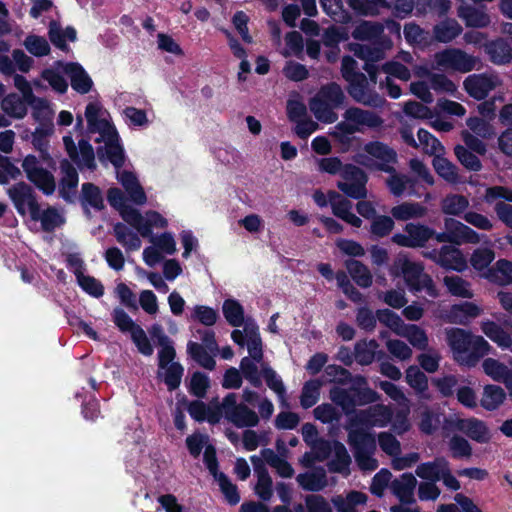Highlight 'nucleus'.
Wrapping results in <instances>:
<instances>
[{
	"instance_id": "1",
	"label": "nucleus",
	"mask_w": 512,
	"mask_h": 512,
	"mask_svg": "<svg viewBox=\"0 0 512 512\" xmlns=\"http://www.w3.org/2000/svg\"><path fill=\"white\" fill-rule=\"evenodd\" d=\"M101 107L96 103H88L85 108L88 131L99 133L95 142L104 141V146L97 147L96 153L101 162L108 160L116 169L121 168L125 162V153L120 144L116 128L106 119L100 118Z\"/></svg>"
},
{
	"instance_id": "2",
	"label": "nucleus",
	"mask_w": 512,
	"mask_h": 512,
	"mask_svg": "<svg viewBox=\"0 0 512 512\" xmlns=\"http://www.w3.org/2000/svg\"><path fill=\"white\" fill-rule=\"evenodd\" d=\"M446 341L453 359L460 366L468 368L475 367L491 350L490 344L482 336L474 335L463 328L447 329Z\"/></svg>"
},
{
	"instance_id": "3",
	"label": "nucleus",
	"mask_w": 512,
	"mask_h": 512,
	"mask_svg": "<svg viewBox=\"0 0 512 512\" xmlns=\"http://www.w3.org/2000/svg\"><path fill=\"white\" fill-rule=\"evenodd\" d=\"M319 168L322 172L331 175L340 174L343 181L337 183V188L347 197L351 199L367 197L368 175L362 168L350 163L343 164L338 157L320 159Z\"/></svg>"
},
{
	"instance_id": "4",
	"label": "nucleus",
	"mask_w": 512,
	"mask_h": 512,
	"mask_svg": "<svg viewBox=\"0 0 512 512\" xmlns=\"http://www.w3.org/2000/svg\"><path fill=\"white\" fill-rule=\"evenodd\" d=\"M329 397L335 405L341 407L344 414L349 415L355 411L356 406L375 402L378 395L376 391L367 386V381L363 376L357 375L347 389L332 387Z\"/></svg>"
},
{
	"instance_id": "5",
	"label": "nucleus",
	"mask_w": 512,
	"mask_h": 512,
	"mask_svg": "<svg viewBox=\"0 0 512 512\" xmlns=\"http://www.w3.org/2000/svg\"><path fill=\"white\" fill-rule=\"evenodd\" d=\"M345 100L346 96L341 86L332 81L320 87L316 95L311 98L309 106L318 121L332 124L338 119L335 109L342 108Z\"/></svg>"
},
{
	"instance_id": "6",
	"label": "nucleus",
	"mask_w": 512,
	"mask_h": 512,
	"mask_svg": "<svg viewBox=\"0 0 512 512\" xmlns=\"http://www.w3.org/2000/svg\"><path fill=\"white\" fill-rule=\"evenodd\" d=\"M343 116L346 121L339 122L330 135L344 146L350 145L351 136L361 131L359 125L375 129L381 127L384 123L383 119L375 112L358 107L348 108Z\"/></svg>"
},
{
	"instance_id": "7",
	"label": "nucleus",
	"mask_w": 512,
	"mask_h": 512,
	"mask_svg": "<svg viewBox=\"0 0 512 512\" xmlns=\"http://www.w3.org/2000/svg\"><path fill=\"white\" fill-rule=\"evenodd\" d=\"M347 442L360 469L373 471L378 467V461L372 457L376 451V438L373 433L364 428L351 429Z\"/></svg>"
},
{
	"instance_id": "8",
	"label": "nucleus",
	"mask_w": 512,
	"mask_h": 512,
	"mask_svg": "<svg viewBox=\"0 0 512 512\" xmlns=\"http://www.w3.org/2000/svg\"><path fill=\"white\" fill-rule=\"evenodd\" d=\"M444 228V231L437 232L430 227V240H435L437 243H449L452 246H460L465 243L477 244L480 241L479 234L475 230L454 218H444Z\"/></svg>"
},
{
	"instance_id": "9",
	"label": "nucleus",
	"mask_w": 512,
	"mask_h": 512,
	"mask_svg": "<svg viewBox=\"0 0 512 512\" xmlns=\"http://www.w3.org/2000/svg\"><path fill=\"white\" fill-rule=\"evenodd\" d=\"M404 233H395L391 241L404 248H427L430 241V226L420 222H408L403 227Z\"/></svg>"
},
{
	"instance_id": "10",
	"label": "nucleus",
	"mask_w": 512,
	"mask_h": 512,
	"mask_svg": "<svg viewBox=\"0 0 512 512\" xmlns=\"http://www.w3.org/2000/svg\"><path fill=\"white\" fill-rule=\"evenodd\" d=\"M7 194L19 215L25 216L28 209L30 217L36 218L39 203L34 189L29 184L24 181L17 182L7 190Z\"/></svg>"
},
{
	"instance_id": "11",
	"label": "nucleus",
	"mask_w": 512,
	"mask_h": 512,
	"mask_svg": "<svg viewBox=\"0 0 512 512\" xmlns=\"http://www.w3.org/2000/svg\"><path fill=\"white\" fill-rule=\"evenodd\" d=\"M421 255L446 270L461 272L466 267V260L457 246L443 245L440 249L424 250Z\"/></svg>"
},
{
	"instance_id": "12",
	"label": "nucleus",
	"mask_w": 512,
	"mask_h": 512,
	"mask_svg": "<svg viewBox=\"0 0 512 512\" xmlns=\"http://www.w3.org/2000/svg\"><path fill=\"white\" fill-rule=\"evenodd\" d=\"M347 92L351 98L365 106L378 108L385 100L375 90L369 88V82L365 74L358 75L348 81Z\"/></svg>"
},
{
	"instance_id": "13",
	"label": "nucleus",
	"mask_w": 512,
	"mask_h": 512,
	"mask_svg": "<svg viewBox=\"0 0 512 512\" xmlns=\"http://www.w3.org/2000/svg\"><path fill=\"white\" fill-rule=\"evenodd\" d=\"M62 177L58 184L59 197L68 204H74L77 197L79 174L73 164L66 158L60 161Z\"/></svg>"
},
{
	"instance_id": "14",
	"label": "nucleus",
	"mask_w": 512,
	"mask_h": 512,
	"mask_svg": "<svg viewBox=\"0 0 512 512\" xmlns=\"http://www.w3.org/2000/svg\"><path fill=\"white\" fill-rule=\"evenodd\" d=\"M482 308L477 304L469 301L451 305L442 313V319L449 324H458L466 326L471 320L479 317Z\"/></svg>"
},
{
	"instance_id": "15",
	"label": "nucleus",
	"mask_w": 512,
	"mask_h": 512,
	"mask_svg": "<svg viewBox=\"0 0 512 512\" xmlns=\"http://www.w3.org/2000/svg\"><path fill=\"white\" fill-rule=\"evenodd\" d=\"M437 63L440 66L467 73L476 66V58L460 49H447L437 54Z\"/></svg>"
},
{
	"instance_id": "16",
	"label": "nucleus",
	"mask_w": 512,
	"mask_h": 512,
	"mask_svg": "<svg viewBox=\"0 0 512 512\" xmlns=\"http://www.w3.org/2000/svg\"><path fill=\"white\" fill-rule=\"evenodd\" d=\"M328 198L332 213L335 217L354 228H360L362 226V219L351 211L353 203L350 200L333 190L328 192Z\"/></svg>"
},
{
	"instance_id": "17",
	"label": "nucleus",
	"mask_w": 512,
	"mask_h": 512,
	"mask_svg": "<svg viewBox=\"0 0 512 512\" xmlns=\"http://www.w3.org/2000/svg\"><path fill=\"white\" fill-rule=\"evenodd\" d=\"M463 86L469 96L478 101L484 100L495 89L496 77L485 73L472 74L464 80Z\"/></svg>"
},
{
	"instance_id": "18",
	"label": "nucleus",
	"mask_w": 512,
	"mask_h": 512,
	"mask_svg": "<svg viewBox=\"0 0 512 512\" xmlns=\"http://www.w3.org/2000/svg\"><path fill=\"white\" fill-rule=\"evenodd\" d=\"M454 427L471 440L480 444L488 443L491 439L486 423L475 417L458 418L454 423Z\"/></svg>"
},
{
	"instance_id": "19",
	"label": "nucleus",
	"mask_w": 512,
	"mask_h": 512,
	"mask_svg": "<svg viewBox=\"0 0 512 512\" xmlns=\"http://www.w3.org/2000/svg\"><path fill=\"white\" fill-rule=\"evenodd\" d=\"M364 149L370 156L380 160V162L376 165V168L379 171L385 173L395 172V169L391 164L397 162V153L393 148L389 147L383 142L372 141L367 143Z\"/></svg>"
},
{
	"instance_id": "20",
	"label": "nucleus",
	"mask_w": 512,
	"mask_h": 512,
	"mask_svg": "<svg viewBox=\"0 0 512 512\" xmlns=\"http://www.w3.org/2000/svg\"><path fill=\"white\" fill-rule=\"evenodd\" d=\"M149 334L155 343L160 346L158 351V367H164L176 358L174 342L165 334L163 327L158 323L150 327Z\"/></svg>"
},
{
	"instance_id": "21",
	"label": "nucleus",
	"mask_w": 512,
	"mask_h": 512,
	"mask_svg": "<svg viewBox=\"0 0 512 512\" xmlns=\"http://www.w3.org/2000/svg\"><path fill=\"white\" fill-rule=\"evenodd\" d=\"M57 64L63 65L64 73L70 78L71 87L80 94H87L93 86V81L83 66L78 62H68L63 64L58 61Z\"/></svg>"
},
{
	"instance_id": "22",
	"label": "nucleus",
	"mask_w": 512,
	"mask_h": 512,
	"mask_svg": "<svg viewBox=\"0 0 512 512\" xmlns=\"http://www.w3.org/2000/svg\"><path fill=\"white\" fill-rule=\"evenodd\" d=\"M484 51L490 62L495 65H506L512 61V47L502 37L487 41L484 44Z\"/></svg>"
},
{
	"instance_id": "23",
	"label": "nucleus",
	"mask_w": 512,
	"mask_h": 512,
	"mask_svg": "<svg viewBox=\"0 0 512 512\" xmlns=\"http://www.w3.org/2000/svg\"><path fill=\"white\" fill-rule=\"evenodd\" d=\"M48 37L56 48L67 52L69 46L66 41L75 42L77 40V31L73 26H67L63 29L59 21L51 20L48 24Z\"/></svg>"
},
{
	"instance_id": "24",
	"label": "nucleus",
	"mask_w": 512,
	"mask_h": 512,
	"mask_svg": "<svg viewBox=\"0 0 512 512\" xmlns=\"http://www.w3.org/2000/svg\"><path fill=\"white\" fill-rule=\"evenodd\" d=\"M457 14L467 27L486 28L491 23L490 16L484 6L460 5L457 9Z\"/></svg>"
},
{
	"instance_id": "25",
	"label": "nucleus",
	"mask_w": 512,
	"mask_h": 512,
	"mask_svg": "<svg viewBox=\"0 0 512 512\" xmlns=\"http://www.w3.org/2000/svg\"><path fill=\"white\" fill-rule=\"evenodd\" d=\"M417 485V480L412 473H403L400 479H395L391 483L393 494L403 504H412L415 502L413 497L414 489Z\"/></svg>"
},
{
	"instance_id": "26",
	"label": "nucleus",
	"mask_w": 512,
	"mask_h": 512,
	"mask_svg": "<svg viewBox=\"0 0 512 512\" xmlns=\"http://www.w3.org/2000/svg\"><path fill=\"white\" fill-rule=\"evenodd\" d=\"M79 200L83 210L87 214H89V207L96 211H101L105 208L101 189L91 182L82 184Z\"/></svg>"
},
{
	"instance_id": "27",
	"label": "nucleus",
	"mask_w": 512,
	"mask_h": 512,
	"mask_svg": "<svg viewBox=\"0 0 512 512\" xmlns=\"http://www.w3.org/2000/svg\"><path fill=\"white\" fill-rule=\"evenodd\" d=\"M427 207L419 202H402L390 209V214L394 220L409 221L413 219H420L426 216Z\"/></svg>"
},
{
	"instance_id": "28",
	"label": "nucleus",
	"mask_w": 512,
	"mask_h": 512,
	"mask_svg": "<svg viewBox=\"0 0 512 512\" xmlns=\"http://www.w3.org/2000/svg\"><path fill=\"white\" fill-rule=\"evenodd\" d=\"M298 484L305 490L310 492H318L327 486V475L323 467H316L311 472L298 474L296 478Z\"/></svg>"
},
{
	"instance_id": "29",
	"label": "nucleus",
	"mask_w": 512,
	"mask_h": 512,
	"mask_svg": "<svg viewBox=\"0 0 512 512\" xmlns=\"http://www.w3.org/2000/svg\"><path fill=\"white\" fill-rule=\"evenodd\" d=\"M351 457L343 443L335 441L334 458L327 463L330 473H339L344 476L350 474Z\"/></svg>"
},
{
	"instance_id": "30",
	"label": "nucleus",
	"mask_w": 512,
	"mask_h": 512,
	"mask_svg": "<svg viewBox=\"0 0 512 512\" xmlns=\"http://www.w3.org/2000/svg\"><path fill=\"white\" fill-rule=\"evenodd\" d=\"M448 461L444 457H436L433 461L424 462L417 466L415 473L423 480L437 482L441 480V476L448 465Z\"/></svg>"
},
{
	"instance_id": "31",
	"label": "nucleus",
	"mask_w": 512,
	"mask_h": 512,
	"mask_svg": "<svg viewBox=\"0 0 512 512\" xmlns=\"http://www.w3.org/2000/svg\"><path fill=\"white\" fill-rule=\"evenodd\" d=\"M344 265L353 279V281L361 288H369L373 283V276L369 268L361 261L356 259H347Z\"/></svg>"
},
{
	"instance_id": "32",
	"label": "nucleus",
	"mask_w": 512,
	"mask_h": 512,
	"mask_svg": "<svg viewBox=\"0 0 512 512\" xmlns=\"http://www.w3.org/2000/svg\"><path fill=\"white\" fill-rule=\"evenodd\" d=\"M482 332L494 343L503 349L510 348L512 345V337L499 324L494 321L487 320L481 323Z\"/></svg>"
},
{
	"instance_id": "33",
	"label": "nucleus",
	"mask_w": 512,
	"mask_h": 512,
	"mask_svg": "<svg viewBox=\"0 0 512 512\" xmlns=\"http://www.w3.org/2000/svg\"><path fill=\"white\" fill-rule=\"evenodd\" d=\"M33 221H40L41 227L44 232H53L56 228L64 224V217L58 212L55 207L49 206L41 211L40 205L37 207L36 218H31Z\"/></svg>"
},
{
	"instance_id": "34",
	"label": "nucleus",
	"mask_w": 512,
	"mask_h": 512,
	"mask_svg": "<svg viewBox=\"0 0 512 512\" xmlns=\"http://www.w3.org/2000/svg\"><path fill=\"white\" fill-rule=\"evenodd\" d=\"M461 25L455 19H446L433 28L434 38L441 43H448L462 33Z\"/></svg>"
},
{
	"instance_id": "35",
	"label": "nucleus",
	"mask_w": 512,
	"mask_h": 512,
	"mask_svg": "<svg viewBox=\"0 0 512 512\" xmlns=\"http://www.w3.org/2000/svg\"><path fill=\"white\" fill-rule=\"evenodd\" d=\"M324 383L325 381L321 378L310 379L304 383L300 395L302 408L309 409L319 401L320 390Z\"/></svg>"
},
{
	"instance_id": "36",
	"label": "nucleus",
	"mask_w": 512,
	"mask_h": 512,
	"mask_svg": "<svg viewBox=\"0 0 512 512\" xmlns=\"http://www.w3.org/2000/svg\"><path fill=\"white\" fill-rule=\"evenodd\" d=\"M441 211L445 215L460 216L469 207V200L461 194H448L440 203Z\"/></svg>"
},
{
	"instance_id": "37",
	"label": "nucleus",
	"mask_w": 512,
	"mask_h": 512,
	"mask_svg": "<svg viewBox=\"0 0 512 512\" xmlns=\"http://www.w3.org/2000/svg\"><path fill=\"white\" fill-rule=\"evenodd\" d=\"M379 344L375 339L366 340L362 339L355 344L354 358L360 365H370L376 356V350Z\"/></svg>"
},
{
	"instance_id": "38",
	"label": "nucleus",
	"mask_w": 512,
	"mask_h": 512,
	"mask_svg": "<svg viewBox=\"0 0 512 512\" xmlns=\"http://www.w3.org/2000/svg\"><path fill=\"white\" fill-rule=\"evenodd\" d=\"M227 420L237 428L255 427L259 423L257 413L243 403L239 404V408Z\"/></svg>"
},
{
	"instance_id": "39",
	"label": "nucleus",
	"mask_w": 512,
	"mask_h": 512,
	"mask_svg": "<svg viewBox=\"0 0 512 512\" xmlns=\"http://www.w3.org/2000/svg\"><path fill=\"white\" fill-rule=\"evenodd\" d=\"M222 312L227 323L232 327H240L245 320V311L236 299H226L222 304Z\"/></svg>"
},
{
	"instance_id": "40",
	"label": "nucleus",
	"mask_w": 512,
	"mask_h": 512,
	"mask_svg": "<svg viewBox=\"0 0 512 512\" xmlns=\"http://www.w3.org/2000/svg\"><path fill=\"white\" fill-rule=\"evenodd\" d=\"M505 398L506 394L503 388L497 385H486L480 405L488 411H493L504 402Z\"/></svg>"
},
{
	"instance_id": "41",
	"label": "nucleus",
	"mask_w": 512,
	"mask_h": 512,
	"mask_svg": "<svg viewBox=\"0 0 512 512\" xmlns=\"http://www.w3.org/2000/svg\"><path fill=\"white\" fill-rule=\"evenodd\" d=\"M384 32L383 24L379 22L362 21L353 31L356 40L371 41L379 39Z\"/></svg>"
},
{
	"instance_id": "42",
	"label": "nucleus",
	"mask_w": 512,
	"mask_h": 512,
	"mask_svg": "<svg viewBox=\"0 0 512 512\" xmlns=\"http://www.w3.org/2000/svg\"><path fill=\"white\" fill-rule=\"evenodd\" d=\"M187 352L201 367L210 371L215 369L216 361L214 357L208 353L207 349L202 344L189 341L187 344Z\"/></svg>"
},
{
	"instance_id": "43",
	"label": "nucleus",
	"mask_w": 512,
	"mask_h": 512,
	"mask_svg": "<svg viewBox=\"0 0 512 512\" xmlns=\"http://www.w3.org/2000/svg\"><path fill=\"white\" fill-rule=\"evenodd\" d=\"M1 108L7 115L17 119H21L27 114L24 99L17 93H10L4 96L1 102Z\"/></svg>"
},
{
	"instance_id": "44",
	"label": "nucleus",
	"mask_w": 512,
	"mask_h": 512,
	"mask_svg": "<svg viewBox=\"0 0 512 512\" xmlns=\"http://www.w3.org/2000/svg\"><path fill=\"white\" fill-rule=\"evenodd\" d=\"M488 278L500 285L512 283V262L506 259H499L495 265L489 269Z\"/></svg>"
},
{
	"instance_id": "45",
	"label": "nucleus",
	"mask_w": 512,
	"mask_h": 512,
	"mask_svg": "<svg viewBox=\"0 0 512 512\" xmlns=\"http://www.w3.org/2000/svg\"><path fill=\"white\" fill-rule=\"evenodd\" d=\"M443 283L452 296L468 299L473 297V292L469 289L470 283L460 276H445Z\"/></svg>"
},
{
	"instance_id": "46",
	"label": "nucleus",
	"mask_w": 512,
	"mask_h": 512,
	"mask_svg": "<svg viewBox=\"0 0 512 512\" xmlns=\"http://www.w3.org/2000/svg\"><path fill=\"white\" fill-rule=\"evenodd\" d=\"M159 369H164V383L167 386V389L172 392L179 388L182 380V376L184 373V368L179 362H175L172 360L169 364H166L164 367H159Z\"/></svg>"
},
{
	"instance_id": "47",
	"label": "nucleus",
	"mask_w": 512,
	"mask_h": 512,
	"mask_svg": "<svg viewBox=\"0 0 512 512\" xmlns=\"http://www.w3.org/2000/svg\"><path fill=\"white\" fill-rule=\"evenodd\" d=\"M395 227V221L391 216L377 214L370 223L369 232L376 238H384L390 235Z\"/></svg>"
},
{
	"instance_id": "48",
	"label": "nucleus",
	"mask_w": 512,
	"mask_h": 512,
	"mask_svg": "<svg viewBox=\"0 0 512 512\" xmlns=\"http://www.w3.org/2000/svg\"><path fill=\"white\" fill-rule=\"evenodd\" d=\"M432 165L435 172L444 180L455 183L458 179L456 166L447 158L434 154Z\"/></svg>"
},
{
	"instance_id": "49",
	"label": "nucleus",
	"mask_w": 512,
	"mask_h": 512,
	"mask_svg": "<svg viewBox=\"0 0 512 512\" xmlns=\"http://www.w3.org/2000/svg\"><path fill=\"white\" fill-rule=\"evenodd\" d=\"M114 235L120 244L127 246L130 250H137L141 246L138 235L121 222L114 225Z\"/></svg>"
},
{
	"instance_id": "50",
	"label": "nucleus",
	"mask_w": 512,
	"mask_h": 512,
	"mask_svg": "<svg viewBox=\"0 0 512 512\" xmlns=\"http://www.w3.org/2000/svg\"><path fill=\"white\" fill-rule=\"evenodd\" d=\"M399 335L406 337L409 343L419 350H424L428 346L426 332L415 324L405 325Z\"/></svg>"
},
{
	"instance_id": "51",
	"label": "nucleus",
	"mask_w": 512,
	"mask_h": 512,
	"mask_svg": "<svg viewBox=\"0 0 512 512\" xmlns=\"http://www.w3.org/2000/svg\"><path fill=\"white\" fill-rule=\"evenodd\" d=\"M28 180L46 196H50L55 192V177L49 170L45 168L41 169L38 173L31 177V179Z\"/></svg>"
},
{
	"instance_id": "52",
	"label": "nucleus",
	"mask_w": 512,
	"mask_h": 512,
	"mask_svg": "<svg viewBox=\"0 0 512 512\" xmlns=\"http://www.w3.org/2000/svg\"><path fill=\"white\" fill-rule=\"evenodd\" d=\"M322 10L335 22L345 23L349 13L344 9L342 0H320Z\"/></svg>"
},
{
	"instance_id": "53",
	"label": "nucleus",
	"mask_w": 512,
	"mask_h": 512,
	"mask_svg": "<svg viewBox=\"0 0 512 512\" xmlns=\"http://www.w3.org/2000/svg\"><path fill=\"white\" fill-rule=\"evenodd\" d=\"M390 6L386 0H352L351 8L359 15L373 16L379 13L380 8Z\"/></svg>"
},
{
	"instance_id": "54",
	"label": "nucleus",
	"mask_w": 512,
	"mask_h": 512,
	"mask_svg": "<svg viewBox=\"0 0 512 512\" xmlns=\"http://www.w3.org/2000/svg\"><path fill=\"white\" fill-rule=\"evenodd\" d=\"M23 44L26 50L35 57L47 56L51 52L50 45L43 36L30 34L25 38Z\"/></svg>"
},
{
	"instance_id": "55",
	"label": "nucleus",
	"mask_w": 512,
	"mask_h": 512,
	"mask_svg": "<svg viewBox=\"0 0 512 512\" xmlns=\"http://www.w3.org/2000/svg\"><path fill=\"white\" fill-rule=\"evenodd\" d=\"M76 279L78 285L81 289L94 298H100L104 294V286L93 276L84 275V272H79L76 274Z\"/></svg>"
},
{
	"instance_id": "56",
	"label": "nucleus",
	"mask_w": 512,
	"mask_h": 512,
	"mask_svg": "<svg viewBox=\"0 0 512 512\" xmlns=\"http://www.w3.org/2000/svg\"><path fill=\"white\" fill-rule=\"evenodd\" d=\"M455 156L457 160L463 165L467 170L473 172H479L482 169V163L480 159L471 151H469L463 145H456L454 148Z\"/></svg>"
},
{
	"instance_id": "57",
	"label": "nucleus",
	"mask_w": 512,
	"mask_h": 512,
	"mask_svg": "<svg viewBox=\"0 0 512 512\" xmlns=\"http://www.w3.org/2000/svg\"><path fill=\"white\" fill-rule=\"evenodd\" d=\"M392 413L386 406L380 405L375 407L367 416L361 419L368 427H385L391 420Z\"/></svg>"
},
{
	"instance_id": "58",
	"label": "nucleus",
	"mask_w": 512,
	"mask_h": 512,
	"mask_svg": "<svg viewBox=\"0 0 512 512\" xmlns=\"http://www.w3.org/2000/svg\"><path fill=\"white\" fill-rule=\"evenodd\" d=\"M377 319L378 321L387 326L389 329H391L396 334H400L403 330L405 324L401 317L396 314L394 311L384 308V309H378L376 311Z\"/></svg>"
},
{
	"instance_id": "59",
	"label": "nucleus",
	"mask_w": 512,
	"mask_h": 512,
	"mask_svg": "<svg viewBox=\"0 0 512 512\" xmlns=\"http://www.w3.org/2000/svg\"><path fill=\"white\" fill-rule=\"evenodd\" d=\"M432 385L442 397L450 398L457 391L458 379L455 375L449 374L443 377L432 378Z\"/></svg>"
},
{
	"instance_id": "60",
	"label": "nucleus",
	"mask_w": 512,
	"mask_h": 512,
	"mask_svg": "<svg viewBox=\"0 0 512 512\" xmlns=\"http://www.w3.org/2000/svg\"><path fill=\"white\" fill-rule=\"evenodd\" d=\"M79 147V165L78 168L82 170L83 168H87L89 170L96 169L95 163V152L93 146L86 139H80L78 142Z\"/></svg>"
},
{
	"instance_id": "61",
	"label": "nucleus",
	"mask_w": 512,
	"mask_h": 512,
	"mask_svg": "<svg viewBox=\"0 0 512 512\" xmlns=\"http://www.w3.org/2000/svg\"><path fill=\"white\" fill-rule=\"evenodd\" d=\"M449 450L453 459L470 458L472 456L471 444L460 435H453L451 437Z\"/></svg>"
},
{
	"instance_id": "62",
	"label": "nucleus",
	"mask_w": 512,
	"mask_h": 512,
	"mask_svg": "<svg viewBox=\"0 0 512 512\" xmlns=\"http://www.w3.org/2000/svg\"><path fill=\"white\" fill-rule=\"evenodd\" d=\"M223 493L226 501L231 505L235 506L240 502V494L236 484H233L226 474H218V478L215 479Z\"/></svg>"
},
{
	"instance_id": "63",
	"label": "nucleus",
	"mask_w": 512,
	"mask_h": 512,
	"mask_svg": "<svg viewBox=\"0 0 512 512\" xmlns=\"http://www.w3.org/2000/svg\"><path fill=\"white\" fill-rule=\"evenodd\" d=\"M482 368L486 375L494 381L503 383L509 366L494 358H486L482 362Z\"/></svg>"
},
{
	"instance_id": "64",
	"label": "nucleus",
	"mask_w": 512,
	"mask_h": 512,
	"mask_svg": "<svg viewBox=\"0 0 512 512\" xmlns=\"http://www.w3.org/2000/svg\"><path fill=\"white\" fill-rule=\"evenodd\" d=\"M494 258L495 253L492 249L477 248L470 257V264L475 270L482 271L492 263Z\"/></svg>"
}]
</instances>
